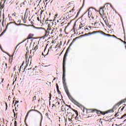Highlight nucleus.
<instances>
[{
	"mask_svg": "<svg viewBox=\"0 0 126 126\" xmlns=\"http://www.w3.org/2000/svg\"><path fill=\"white\" fill-rule=\"evenodd\" d=\"M78 37H76L74 39H73L72 42L70 43L69 46L67 49L63 58V86L64 88V89L65 90V92L68 96L69 99H70V101L73 103L76 106H81V104L79 103L77 101L75 100L70 95V94H69V91H68V88H67V86H66V82H65V62H66V57H67V54H68V51H69V48L70 46L75 42V40L76 39H77Z\"/></svg>",
	"mask_w": 126,
	"mask_h": 126,
	"instance_id": "nucleus-1",
	"label": "nucleus"
},
{
	"mask_svg": "<svg viewBox=\"0 0 126 126\" xmlns=\"http://www.w3.org/2000/svg\"><path fill=\"white\" fill-rule=\"evenodd\" d=\"M96 33H100V34H102V35H104V36H108V37H112V35L110 34H107L104 32L102 31H94L92 32H89L88 33H85L84 36H88V35H92L93 34H96Z\"/></svg>",
	"mask_w": 126,
	"mask_h": 126,
	"instance_id": "nucleus-2",
	"label": "nucleus"
},
{
	"mask_svg": "<svg viewBox=\"0 0 126 126\" xmlns=\"http://www.w3.org/2000/svg\"><path fill=\"white\" fill-rule=\"evenodd\" d=\"M66 21V16L63 15L62 17H59V20H57V22L59 23V21L62 22L61 23V26H63L64 24V22Z\"/></svg>",
	"mask_w": 126,
	"mask_h": 126,
	"instance_id": "nucleus-3",
	"label": "nucleus"
},
{
	"mask_svg": "<svg viewBox=\"0 0 126 126\" xmlns=\"http://www.w3.org/2000/svg\"><path fill=\"white\" fill-rule=\"evenodd\" d=\"M75 10L74 7H72L71 6H70L67 8L66 11H67L66 13L68 15H71Z\"/></svg>",
	"mask_w": 126,
	"mask_h": 126,
	"instance_id": "nucleus-4",
	"label": "nucleus"
},
{
	"mask_svg": "<svg viewBox=\"0 0 126 126\" xmlns=\"http://www.w3.org/2000/svg\"><path fill=\"white\" fill-rule=\"evenodd\" d=\"M37 29H41V30H43L45 34V35L42 36V38H43V39H45V38H46V37H47L48 36H49V34H50V31H48V30H46V29H45V28H36Z\"/></svg>",
	"mask_w": 126,
	"mask_h": 126,
	"instance_id": "nucleus-5",
	"label": "nucleus"
},
{
	"mask_svg": "<svg viewBox=\"0 0 126 126\" xmlns=\"http://www.w3.org/2000/svg\"><path fill=\"white\" fill-rule=\"evenodd\" d=\"M13 23H14V24H15V25H17V26H20V25H23V26H29V25L27 26V25L24 24H17V23H16V22H15V21L10 22V23H9L7 24L5 30H6V29H7V27H8V25H10V24H12Z\"/></svg>",
	"mask_w": 126,
	"mask_h": 126,
	"instance_id": "nucleus-6",
	"label": "nucleus"
},
{
	"mask_svg": "<svg viewBox=\"0 0 126 126\" xmlns=\"http://www.w3.org/2000/svg\"><path fill=\"white\" fill-rule=\"evenodd\" d=\"M88 15H89V18H90V16H91V15L94 14V13H95V12H96V11H95V9L93 8H90L88 9Z\"/></svg>",
	"mask_w": 126,
	"mask_h": 126,
	"instance_id": "nucleus-7",
	"label": "nucleus"
},
{
	"mask_svg": "<svg viewBox=\"0 0 126 126\" xmlns=\"http://www.w3.org/2000/svg\"><path fill=\"white\" fill-rule=\"evenodd\" d=\"M87 114H90V113H95V111H96V109H87L86 108Z\"/></svg>",
	"mask_w": 126,
	"mask_h": 126,
	"instance_id": "nucleus-8",
	"label": "nucleus"
},
{
	"mask_svg": "<svg viewBox=\"0 0 126 126\" xmlns=\"http://www.w3.org/2000/svg\"><path fill=\"white\" fill-rule=\"evenodd\" d=\"M5 3V0H1L0 2V9H3L4 8V4Z\"/></svg>",
	"mask_w": 126,
	"mask_h": 126,
	"instance_id": "nucleus-9",
	"label": "nucleus"
},
{
	"mask_svg": "<svg viewBox=\"0 0 126 126\" xmlns=\"http://www.w3.org/2000/svg\"><path fill=\"white\" fill-rule=\"evenodd\" d=\"M28 2H29V1L28 0H24V2H22V3H21L20 7H22V6H24L25 5H27Z\"/></svg>",
	"mask_w": 126,
	"mask_h": 126,
	"instance_id": "nucleus-10",
	"label": "nucleus"
},
{
	"mask_svg": "<svg viewBox=\"0 0 126 126\" xmlns=\"http://www.w3.org/2000/svg\"><path fill=\"white\" fill-rule=\"evenodd\" d=\"M104 7H103L100 8V9H99V14H100V15H104Z\"/></svg>",
	"mask_w": 126,
	"mask_h": 126,
	"instance_id": "nucleus-11",
	"label": "nucleus"
},
{
	"mask_svg": "<svg viewBox=\"0 0 126 126\" xmlns=\"http://www.w3.org/2000/svg\"><path fill=\"white\" fill-rule=\"evenodd\" d=\"M84 26H85L84 24L81 23L80 25H79L78 30H83Z\"/></svg>",
	"mask_w": 126,
	"mask_h": 126,
	"instance_id": "nucleus-12",
	"label": "nucleus"
},
{
	"mask_svg": "<svg viewBox=\"0 0 126 126\" xmlns=\"http://www.w3.org/2000/svg\"><path fill=\"white\" fill-rule=\"evenodd\" d=\"M125 102H126V100H121L119 101L118 103H117L115 106H120V105H122L123 103H125Z\"/></svg>",
	"mask_w": 126,
	"mask_h": 126,
	"instance_id": "nucleus-13",
	"label": "nucleus"
},
{
	"mask_svg": "<svg viewBox=\"0 0 126 126\" xmlns=\"http://www.w3.org/2000/svg\"><path fill=\"white\" fill-rule=\"evenodd\" d=\"M116 106H114L112 109H110L109 110H108L106 112V114H108V113H114V109H115V107Z\"/></svg>",
	"mask_w": 126,
	"mask_h": 126,
	"instance_id": "nucleus-14",
	"label": "nucleus"
},
{
	"mask_svg": "<svg viewBox=\"0 0 126 126\" xmlns=\"http://www.w3.org/2000/svg\"><path fill=\"white\" fill-rule=\"evenodd\" d=\"M33 36H34V34L30 33V34L28 35V37H27V39H32Z\"/></svg>",
	"mask_w": 126,
	"mask_h": 126,
	"instance_id": "nucleus-15",
	"label": "nucleus"
},
{
	"mask_svg": "<svg viewBox=\"0 0 126 126\" xmlns=\"http://www.w3.org/2000/svg\"><path fill=\"white\" fill-rule=\"evenodd\" d=\"M46 30H47V31H51V30H52V28L51 27V25L50 24H48V28Z\"/></svg>",
	"mask_w": 126,
	"mask_h": 126,
	"instance_id": "nucleus-16",
	"label": "nucleus"
},
{
	"mask_svg": "<svg viewBox=\"0 0 126 126\" xmlns=\"http://www.w3.org/2000/svg\"><path fill=\"white\" fill-rule=\"evenodd\" d=\"M31 69H32V68H30L28 69V70H29L28 73L29 74V75H30L31 73H32V71L31 70Z\"/></svg>",
	"mask_w": 126,
	"mask_h": 126,
	"instance_id": "nucleus-17",
	"label": "nucleus"
},
{
	"mask_svg": "<svg viewBox=\"0 0 126 126\" xmlns=\"http://www.w3.org/2000/svg\"><path fill=\"white\" fill-rule=\"evenodd\" d=\"M103 20L105 23V24L108 26V24H109V23L108 22V20H107V18H103Z\"/></svg>",
	"mask_w": 126,
	"mask_h": 126,
	"instance_id": "nucleus-18",
	"label": "nucleus"
},
{
	"mask_svg": "<svg viewBox=\"0 0 126 126\" xmlns=\"http://www.w3.org/2000/svg\"><path fill=\"white\" fill-rule=\"evenodd\" d=\"M72 111L75 112V114L76 116H78V112H77V110H76L75 109H74L73 108H71Z\"/></svg>",
	"mask_w": 126,
	"mask_h": 126,
	"instance_id": "nucleus-19",
	"label": "nucleus"
},
{
	"mask_svg": "<svg viewBox=\"0 0 126 126\" xmlns=\"http://www.w3.org/2000/svg\"><path fill=\"white\" fill-rule=\"evenodd\" d=\"M95 113H96L97 115H100L101 114V111L95 109Z\"/></svg>",
	"mask_w": 126,
	"mask_h": 126,
	"instance_id": "nucleus-20",
	"label": "nucleus"
},
{
	"mask_svg": "<svg viewBox=\"0 0 126 126\" xmlns=\"http://www.w3.org/2000/svg\"><path fill=\"white\" fill-rule=\"evenodd\" d=\"M34 111L35 112V111H36V109H31V110H30L28 112V113H27V116H26V118H27V116H28V115H29V113H30V112H32V111Z\"/></svg>",
	"mask_w": 126,
	"mask_h": 126,
	"instance_id": "nucleus-21",
	"label": "nucleus"
},
{
	"mask_svg": "<svg viewBox=\"0 0 126 126\" xmlns=\"http://www.w3.org/2000/svg\"><path fill=\"white\" fill-rule=\"evenodd\" d=\"M50 51V49H49L47 53L46 54H44L43 52L42 53V55L44 56V57L45 56H48V54H49V51Z\"/></svg>",
	"mask_w": 126,
	"mask_h": 126,
	"instance_id": "nucleus-22",
	"label": "nucleus"
},
{
	"mask_svg": "<svg viewBox=\"0 0 126 126\" xmlns=\"http://www.w3.org/2000/svg\"><path fill=\"white\" fill-rule=\"evenodd\" d=\"M33 51H37V50H38V45H36V46L34 47Z\"/></svg>",
	"mask_w": 126,
	"mask_h": 126,
	"instance_id": "nucleus-23",
	"label": "nucleus"
},
{
	"mask_svg": "<svg viewBox=\"0 0 126 126\" xmlns=\"http://www.w3.org/2000/svg\"><path fill=\"white\" fill-rule=\"evenodd\" d=\"M5 31H6V30H5L4 31H3V32H1V33L0 34V37H1V36H2L3 34H4V33L5 32Z\"/></svg>",
	"mask_w": 126,
	"mask_h": 126,
	"instance_id": "nucleus-24",
	"label": "nucleus"
},
{
	"mask_svg": "<svg viewBox=\"0 0 126 126\" xmlns=\"http://www.w3.org/2000/svg\"><path fill=\"white\" fill-rule=\"evenodd\" d=\"M75 120H76V121H80L79 120V118H78V116H77V115H76V116L75 117Z\"/></svg>",
	"mask_w": 126,
	"mask_h": 126,
	"instance_id": "nucleus-25",
	"label": "nucleus"
},
{
	"mask_svg": "<svg viewBox=\"0 0 126 126\" xmlns=\"http://www.w3.org/2000/svg\"><path fill=\"white\" fill-rule=\"evenodd\" d=\"M35 112H37V113H38V114H40V115L41 116V117H42L43 116L42 115V113H41V112H40V111L36 110H35Z\"/></svg>",
	"mask_w": 126,
	"mask_h": 126,
	"instance_id": "nucleus-26",
	"label": "nucleus"
},
{
	"mask_svg": "<svg viewBox=\"0 0 126 126\" xmlns=\"http://www.w3.org/2000/svg\"><path fill=\"white\" fill-rule=\"evenodd\" d=\"M28 66V63H26V66L24 68V70H25V69H26V67H27Z\"/></svg>",
	"mask_w": 126,
	"mask_h": 126,
	"instance_id": "nucleus-27",
	"label": "nucleus"
},
{
	"mask_svg": "<svg viewBox=\"0 0 126 126\" xmlns=\"http://www.w3.org/2000/svg\"><path fill=\"white\" fill-rule=\"evenodd\" d=\"M65 106H66V107H68V108H69L70 109H71H71H73L72 108H71V106H70V105H67V104H65Z\"/></svg>",
	"mask_w": 126,
	"mask_h": 126,
	"instance_id": "nucleus-28",
	"label": "nucleus"
},
{
	"mask_svg": "<svg viewBox=\"0 0 126 126\" xmlns=\"http://www.w3.org/2000/svg\"><path fill=\"white\" fill-rule=\"evenodd\" d=\"M100 114H101V115H106V114H107V113L106 112H102V111H100Z\"/></svg>",
	"mask_w": 126,
	"mask_h": 126,
	"instance_id": "nucleus-29",
	"label": "nucleus"
},
{
	"mask_svg": "<svg viewBox=\"0 0 126 126\" xmlns=\"http://www.w3.org/2000/svg\"><path fill=\"white\" fill-rule=\"evenodd\" d=\"M55 32V29H53V30H52V31L50 33V34H54V32Z\"/></svg>",
	"mask_w": 126,
	"mask_h": 126,
	"instance_id": "nucleus-30",
	"label": "nucleus"
},
{
	"mask_svg": "<svg viewBox=\"0 0 126 126\" xmlns=\"http://www.w3.org/2000/svg\"><path fill=\"white\" fill-rule=\"evenodd\" d=\"M125 117H126V114L123 115L120 118V119H124V118H125Z\"/></svg>",
	"mask_w": 126,
	"mask_h": 126,
	"instance_id": "nucleus-31",
	"label": "nucleus"
},
{
	"mask_svg": "<svg viewBox=\"0 0 126 126\" xmlns=\"http://www.w3.org/2000/svg\"><path fill=\"white\" fill-rule=\"evenodd\" d=\"M28 54H29V53L27 52L26 54V59H28Z\"/></svg>",
	"mask_w": 126,
	"mask_h": 126,
	"instance_id": "nucleus-32",
	"label": "nucleus"
},
{
	"mask_svg": "<svg viewBox=\"0 0 126 126\" xmlns=\"http://www.w3.org/2000/svg\"><path fill=\"white\" fill-rule=\"evenodd\" d=\"M63 45V41H61L60 42V45H59V48H61V46Z\"/></svg>",
	"mask_w": 126,
	"mask_h": 126,
	"instance_id": "nucleus-33",
	"label": "nucleus"
},
{
	"mask_svg": "<svg viewBox=\"0 0 126 126\" xmlns=\"http://www.w3.org/2000/svg\"><path fill=\"white\" fill-rule=\"evenodd\" d=\"M3 23H4V20H2V27H4V25H3Z\"/></svg>",
	"mask_w": 126,
	"mask_h": 126,
	"instance_id": "nucleus-34",
	"label": "nucleus"
},
{
	"mask_svg": "<svg viewBox=\"0 0 126 126\" xmlns=\"http://www.w3.org/2000/svg\"><path fill=\"white\" fill-rule=\"evenodd\" d=\"M97 26H101V22H97Z\"/></svg>",
	"mask_w": 126,
	"mask_h": 126,
	"instance_id": "nucleus-35",
	"label": "nucleus"
},
{
	"mask_svg": "<svg viewBox=\"0 0 126 126\" xmlns=\"http://www.w3.org/2000/svg\"><path fill=\"white\" fill-rule=\"evenodd\" d=\"M14 126H17V122L16 121L14 122Z\"/></svg>",
	"mask_w": 126,
	"mask_h": 126,
	"instance_id": "nucleus-36",
	"label": "nucleus"
},
{
	"mask_svg": "<svg viewBox=\"0 0 126 126\" xmlns=\"http://www.w3.org/2000/svg\"><path fill=\"white\" fill-rule=\"evenodd\" d=\"M9 20H10V21H12V20H13L12 19V17H11V16H10L9 18Z\"/></svg>",
	"mask_w": 126,
	"mask_h": 126,
	"instance_id": "nucleus-37",
	"label": "nucleus"
},
{
	"mask_svg": "<svg viewBox=\"0 0 126 126\" xmlns=\"http://www.w3.org/2000/svg\"><path fill=\"white\" fill-rule=\"evenodd\" d=\"M61 111H62V112H63V105H62V107H61Z\"/></svg>",
	"mask_w": 126,
	"mask_h": 126,
	"instance_id": "nucleus-38",
	"label": "nucleus"
},
{
	"mask_svg": "<svg viewBox=\"0 0 126 126\" xmlns=\"http://www.w3.org/2000/svg\"><path fill=\"white\" fill-rule=\"evenodd\" d=\"M2 20H4V13H3V14H2Z\"/></svg>",
	"mask_w": 126,
	"mask_h": 126,
	"instance_id": "nucleus-39",
	"label": "nucleus"
},
{
	"mask_svg": "<svg viewBox=\"0 0 126 126\" xmlns=\"http://www.w3.org/2000/svg\"><path fill=\"white\" fill-rule=\"evenodd\" d=\"M23 65V63L22 64V65L20 67L19 71L20 72L21 70V68L22 67V66Z\"/></svg>",
	"mask_w": 126,
	"mask_h": 126,
	"instance_id": "nucleus-40",
	"label": "nucleus"
},
{
	"mask_svg": "<svg viewBox=\"0 0 126 126\" xmlns=\"http://www.w3.org/2000/svg\"><path fill=\"white\" fill-rule=\"evenodd\" d=\"M35 100H36V96H34L33 97L32 101H35Z\"/></svg>",
	"mask_w": 126,
	"mask_h": 126,
	"instance_id": "nucleus-41",
	"label": "nucleus"
},
{
	"mask_svg": "<svg viewBox=\"0 0 126 126\" xmlns=\"http://www.w3.org/2000/svg\"><path fill=\"white\" fill-rule=\"evenodd\" d=\"M17 22V23L21 24V20H19Z\"/></svg>",
	"mask_w": 126,
	"mask_h": 126,
	"instance_id": "nucleus-42",
	"label": "nucleus"
},
{
	"mask_svg": "<svg viewBox=\"0 0 126 126\" xmlns=\"http://www.w3.org/2000/svg\"><path fill=\"white\" fill-rule=\"evenodd\" d=\"M57 92L59 93V94H61V91H60V90H57Z\"/></svg>",
	"mask_w": 126,
	"mask_h": 126,
	"instance_id": "nucleus-43",
	"label": "nucleus"
},
{
	"mask_svg": "<svg viewBox=\"0 0 126 126\" xmlns=\"http://www.w3.org/2000/svg\"><path fill=\"white\" fill-rule=\"evenodd\" d=\"M46 21H50V22H52V21H53V20H48V19H47V20H45V22H46Z\"/></svg>",
	"mask_w": 126,
	"mask_h": 126,
	"instance_id": "nucleus-44",
	"label": "nucleus"
},
{
	"mask_svg": "<svg viewBox=\"0 0 126 126\" xmlns=\"http://www.w3.org/2000/svg\"><path fill=\"white\" fill-rule=\"evenodd\" d=\"M111 37H114L116 39H118V37H117V36H116L115 35H111Z\"/></svg>",
	"mask_w": 126,
	"mask_h": 126,
	"instance_id": "nucleus-45",
	"label": "nucleus"
},
{
	"mask_svg": "<svg viewBox=\"0 0 126 126\" xmlns=\"http://www.w3.org/2000/svg\"><path fill=\"white\" fill-rule=\"evenodd\" d=\"M58 14H56L55 16H54V19H56V18H57V17L58 16Z\"/></svg>",
	"mask_w": 126,
	"mask_h": 126,
	"instance_id": "nucleus-46",
	"label": "nucleus"
},
{
	"mask_svg": "<svg viewBox=\"0 0 126 126\" xmlns=\"http://www.w3.org/2000/svg\"><path fill=\"white\" fill-rule=\"evenodd\" d=\"M64 110H65V111H66V110H67V111H68V108H67V107H64Z\"/></svg>",
	"mask_w": 126,
	"mask_h": 126,
	"instance_id": "nucleus-47",
	"label": "nucleus"
},
{
	"mask_svg": "<svg viewBox=\"0 0 126 126\" xmlns=\"http://www.w3.org/2000/svg\"><path fill=\"white\" fill-rule=\"evenodd\" d=\"M43 54H44V55H46V48L44 49Z\"/></svg>",
	"mask_w": 126,
	"mask_h": 126,
	"instance_id": "nucleus-48",
	"label": "nucleus"
},
{
	"mask_svg": "<svg viewBox=\"0 0 126 126\" xmlns=\"http://www.w3.org/2000/svg\"><path fill=\"white\" fill-rule=\"evenodd\" d=\"M4 64H5V65L6 68H7V63H4Z\"/></svg>",
	"mask_w": 126,
	"mask_h": 126,
	"instance_id": "nucleus-49",
	"label": "nucleus"
},
{
	"mask_svg": "<svg viewBox=\"0 0 126 126\" xmlns=\"http://www.w3.org/2000/svg\"><path fill=\"white\" fill-rule=\"evenodd\" d=\"M94 26H97V22H95L94 24Z\"/></svg>",
	"mask_w": 126,
	"mask_h": 126,
	"instance_id": "nucleus-50",
	"label": "nucleus"
},
{
	"mask_svg": "<svg viewBox=\"0 0 126 126\" xmlns=\"http://www.w3.org/2000/svg\"><path fill=\"white\" fill-rule=\"evenodd\" d=\"M56 87H57V89L58 90L59 89V85H58V84H56Z\"/></svg>",
	"mask_w": 126,
	"mask_h": 126,
	"instance_id": "nucleus-51",
	"label": "nucleus"
},
{
	"mask_svg": "<svg viewBox=\"0 0 126 126\" xmlns=\"http://www.w3.org/2000/svg\"><path fill=\"white\" fill-rule=\"evenodd\" d=\"M47 1L48 2H49L50 1H51V0H45V2H47Z\"/></svg>",
	"mask_w": 126,
	"mask_h": 126,
	"instance_id": "nucleus-52",
	"label": "nucleus"
},
{
	"mask_svg": "<svg viewBox=\"0 0 126 126\" xmlns=\"http://www.w3.org/2000/svg\"><path fill=\"white\" fill-rule=\"evenodd\" d=\"M115 117L116 118H117V117H118V113H117L115 114Z\"/></svg>",
	"mask_w": 126,
	"mask_h": 126,
	"instance_id": "nucleus-53",
	"label": "nucleus"
},
{
	"mask_svg": "<svg viewBox=\"0 0 126 126\" xmlns=\"http://www.w3.org/2000/svg\"><path fill=\"white\" fill-rule=\"evenodd\" d=\"M23 21H24V23H26V21L25 20V18H24Z\"/></svg>",
	"mask_w": 126,
	"mask_h": 126,
	"instance_id": "nucleus-54",
	"label": "nucleus"
},
{
	"mask_svg": "<svg viewBox=\"0 0 126 126\" xmlns=\"http://www.w3.org/2000/svg\"><path fill=\"white\" fill-rule=\"evenodd\" d=\"M125 109V106H123V108L121 109V111H123Z\"/></svg>",
	"mask_w": 126,
	"mask_h": 126,
	"instance_id": "nucleus-55",
	"label": "nucleus"
},
{
	"mask_svg": "<svg viewBox=\"0 0 126 126\" xmlns=\"http://www.w3.org/2000/svg\"><path fill=\"white\" fill-rule=\"evenodd\" d=\"M100 23H101V24H102L103 27H105V25H104V24H103V23H102V22H100Z\"/></svg>",
	"mask_w": 126,
	"mask_h": 126,
	"instance_id": "nucleus-56",
	"label": "nucleus"
},
{
	"mask_svg": "<svg viewBox=\"0 0 126 126\" xmlns=\"http://www.w3.org/2000/svg\"><path fill=\"white\" fill-rule=\"evenodd\" d=\"M68 120L69 122H71V119L68 118Z\"/></svg>",
	"mask_w": 126,
	"mask_h": 126,
	"instance_id": "nucleus-57",
	"label": "nucleus"
},
{
	"mask_svg": "<svg viewBox=\"0 0 126 126\" xmlns=\"http://www.w3.org/2000/svg\"><path fill=\"white\" fill-rule=\"evenodd\" d=\"M18 103H19V101H16L15 104H18Z\"/></svg>",
	"mask_w": 126,
	"mask_h": 126,
	"instance_id": "nucleus-58",
	"label": "nucleus"
},
{
	"mask_svg": "<svg viewBox=\"0 0 126 126\" xmlns=\"http://www.w3.org/2000/svg\"><path fill=\"white\" fill-rule=\"evenodd\" d=\"M0 16H1V10H0Z\"/></svg>",
	"mask_w": 126,
	"mask_h": 126,
	"instance_id": "nucleus-59",
	"label": "nucleus"
},
{
	"mask_svg": "<svg viewBox=\"0 0 126 126\" xmlns=\"http://www.w3.org/2000/svg\"><path fill=\"white\" fill-rule=\"evenodd\" d=\"M37 19L38 21H40V18H39V17H37Z\"/></svg>",
	"mask_w": 126,
	"mask_h": 126,
	"instance_id": "nucleus-60",
	"label": "nucleus"
},
{
	"mask_svg": "<svg viewBox=\"0 0 126 126\" xmlns=\"http://www.w3.org/2000/svg\"><path fill=\"white\" fill-rule=\"evenodd\" d=\"M15 15H15V14H14V13H13V14H12V16H15Z\"/></svg>",
	"mask_w": 126,
	"mask_h": 126,
	"instance_id": "nucleus-61",
	"label": "nucleus"
},
{
	"mask_svg": "<svg viewBox=\"0 0 126 126\" xmlns=\"http://www.w3.org/2000/svg\"><path fill=\"white\" fill-rule=\"evenodd\" d=\"M63 31V29H60V32H62Z\"/></svg>",
	"mask_w": 126,
	"mask_h": 126,
	"instance_id": "nucleus-62",
	"label": "nucleus"
},
{
	"mask_svg": "<svg viewBox=\"0 0 126 126\" xmlns=\"http://www.w3.org/2000/svg\"><path fill=\"white\" fill-rule=\"evenodd\" d=\"M86 30H89L88 28H85V31H86Z\"/></svg>",
	"mask_w": 126,
	"mask_h": 126,
	"instance_id": "nucleus-63",
	"label": "nucleus"
},
{
	"mask_svg": "<svg viewBox=\"0 0 126 126\" xmlns=\"http://www.w3.org/2000/svg\"><path fill=\"white\" fill-rule=\"evenodd\" d=\"M27 50L28 51V53H29V50H28V47H27Z\"/></svg>",
	"mask_w": 126,
	"mask_h": 126,
	"instance_id": "nucleus-64",
	"label": "nucleus"
}]
</instances>
